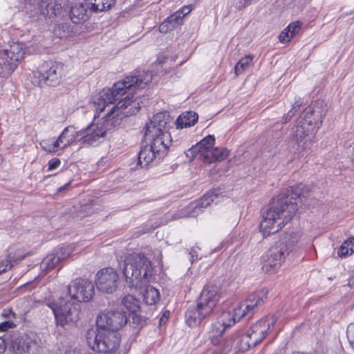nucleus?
Segmentation results:
<instances>
[{"label": "nucleus", "mask_w": 354, "mask_h": 354, "mask_svg": "<svg viewBox=\"0 0 354 354\" xmlns=\"http://www.w3.org/2000/svg\"><path fill=\"white\" fill-rule=\"evenodd\" d=\"M311 195L308 185L299 183L291 186L286 192L272 199L269 207L263 213L259 230L263 237L275 234L288 224L298 209V203H303V199Z\"/></svg>", "instance_id": "obj_1"}, {"label": "nucleus", "mask_w": 354, "mask_h": 354, "mask_svg": "<svg viewBox=\"0 0 354 354\" xmlns=\"http://www.w3.org/2000/svg\"><path fill=\"white\" fill-rule=\"evenodd\" d=\"M173 122L168 113H158L146 124L145 138L149 145L145 146L138 156L137 166L148 168L158 163L167 154L172 139L169 132Z\"/></svg>", "instance_id": "obj_2"}, {"label": "nucleus", "mask_w": 354, "mask_h": 354, "mask_svg": "<svg viewBox=\"0 0 354 354\" xmlns=\"http://www.w3.org/2000/svg\"><path fill=\"white\" fill-rule=\"evenodd\" d=\"M127 95L120 100L106 115L97 122H92L85 129L75 131L77 139L86 146L97 144L100 139L104 138L107 131H109L121 123L122 119L136 114L140 109V102L144 96L136 97Z\"/></svg>", "instance_id": "obj_3"}, {"label": "nucleus", "mask_w": 354, "mask_h": 354, "mask_svg": "<svg viewBox=\"0 0 354 354\" xmlns=\"http://www.w3.org/2000/svg\"><path fill=\"white\" fill-rule=\"evenodd\" d=\"M322 103L317 102V105L315 104L313 108L306 109L292 128L290 148L295 154L301 155L310 148L317 131L326 115V109L317 106H322Z\"/></svg>", "instance_id": "obj_4"}, {"label": "nucleus", "mask_w": 354, "mask_h": 354, "mask_svg": "<svg viewBox=\"0 0 354 354\" xmlns=\"http://www.w3.org/2000/svg\"><path fill=\"white\" fill-rule=\"evenodd\" d=\"M151 80L152 74L149 71L127 77L114 84L112 88H103L93 100V106L97 113H101L107 105L113 104L126 93L133 88H144Z\"/></svg>", "instance_id": "obj_5"}, {"label": "nucleus", "mask_w": 354, "mask_h": 354, "mask_svg": "<svg viewBox=\"0 0 354 354\" xmlns=\"http://www.w3.org/2000/svg\"><path fill=\"white\" fill-rule=\"evenodd\" d=\"M151 261L141 253L129 254L123 263L122 272L129 287L140 288L146 286L152 274Z\"/></svg>", "instance_id": "obj_6"}, {"label": "nucleus", "mask_w": 354, "mask_h": 354, "mask_svg": "<svg viewBox=\"0 0 354 354\" xmlns=\"http://www.w3.org/2000/svg\"><path fill=\"white\" fill-rule=\"evenodd\" d=\"M277 318L268 315L250 326L244 334L241 335L236 344L238 351L245 352L259 344L272 330Z\"/></svg>", "instance_id": "obj_7"}, {"label": "nucleus", "mask_w": 354, "mask_h": 354, "mask_svg": "<svg viewBox=\"0 0 354 354\" xmlns=\"http://www.w3.org/2000/svg\"><path fill=\"white\" fill-rule=\"evenodd\" d=\"M295 243V241L289 234L283 235L276 241L263 257V271L273 273L278 270L293 250Z\"/></svg>", "instance_id": "obj_8"}, {"label": "nucleus", "mask_w": 354, "mask_h": 354, "mask_svg": "<svg viewBox=\"0 0 354 354\" xmlns=\"http://www.w3.org/2000/svg\"><path fill=\"white\" fill-rule=\"evenodd\" d=\"M86 341L94 351L113 354L120 348L121 337L118 333L97 327L87 333Z\"/></svg>", "instance_id": "obj_9"}, {"label": "nucleus", "mask_w": 354, "mask_h": 354, "mask_svg": "<svg viewBox=\"0 0 354 354\" xmlns=\"http://www.w3.org/2000/svg\"><path fill=\"white\" fill-rule=\"evenodd\" d=\"M47 306L53 310L57 325L64 326L79 319L80 305L68 297H61L57 301H48Z\"/></svg>", "instance_id": "obj_10"}, {"label": "nucleus", "mask_w": 354, "mask_h": 354, "mask_svg": "<svg viewBox=\"0 0 354 354\" xmlns=\"http://www.w3.org/2000/svg\"><path fill=\"white\" fill-rule=\"evenodd\" d=\"M24 54L25 50L19 43H12L9 48L0 50V75L6 77L12 74Z\"/></svg>", "instance_id": "obj_11"}, {"label": "nucleus", "mask_w": 354, "mask_h": 354, "mask_svg": "<svg viewBox=\"0 0 354 354\" xmlns=\"http://www.w3.org/2000/svg\"><path fill=\"white\" fill-rule=\"evenodd\" d=\"M68 295L72 301L80 304L90 301L95 294L94 284L90 281L82 278L73 280L67 286Z\"/></svg>", "instance_id": "obj_12"}, {"label": "nucleus", "mask_w": 354, "mask_h": 354, "mask_svg": "<svg viewBox=\"0 0 354 354\" xmlns=\"http://www.w3.org/2000/svg\"><path fill=\"white\" fill-rule=\"evenodd\" d=\"M127 314L122 310H107L101 313L97 317V327L117 332L127 323Z\"/></svg>", "instance_id": "obj_13"}, {"label": "nucleus", "mask_w": 354, "mask_h": 354, "mask_svg": "<svg viewBox=\"0 0 354 354\" xmlns=\"http://www.w3.org/2000/svg\"><path fill=\"white\" fill-rule=\"evenodd\" d=\"M64 65L62 63L48 61L43 63L39 68V83L55 86L60 82L63 74Z\"/></svg>", "instance_id": "obj_14"}, {"label": "nucleus", "mask_w": 354, "mask_h": 354, "mask_svg": "<svg viewBox=\"0 0 354 354\" xmlns=\"http://www.w3.org/2000/svg\"><path fill=\"white\" fill-rule=\"evenodd\" d=\"M118 279V274L113 268H102L97 272L96 286L101 292L112 293L117 288Z\"/></svg>", "instance_id": "obj_15"}, {"label": "nucleus", "mask_w": 354, "mask_h": 354, "mask_svg": "<svg viewBox=\"0 0 354 354\" xmlns=\"http://www.w3.org/2000/svg\"><path fill=\"white\" fill-rule=\"evenodd\" d=\"M223 197V195L218 192V190L215 189L208 192L204 194L199 201L192 203L187 207V214L186 216L190 217H195L198 216L201 212H202L203 209L210 205L212 203H217Z\"/></svg>", "instance_id": "obj_16"}, {"label": "nucleus", "mask_w": 354, "mask_h": 354, "mask_svg": "<svg viewBox=\"0 0 354 354\" xmlns=\"http://www.w3.org/2000/svg\"><path fill=\"white\" fill-rule=\"evenodd\" d=\"M221 297L219 286L216 285H207L204 287L198 302L201 306L209 310L212 313Z\"/></svg>", "instance_id": "obj_17"}, {"label": "nucleus", "mask_w": 354, "mask_h": 354, "mask_svg": "<svg viewBox=\"0 0 354 354\" xmlns=\"http://www.w3.org/2000/svg\"><path fill=\"white\" fill-rule=\"evenodd\" d=\"M36 346L37 342L26 334L13 336L10 341V348L15 354L28 353Z\"/></svg>", "instance_id": "obj_18"}, {"label": "nucleus", "mask_w": 354, "mask_h": 354, "mask_svg": "<svg viewBox=\"0 0 354 354\" xmlns=\"http://www.w3.org/2000/svg\"><path fill=\"white\" fill-rule=\"evenodd\" d=\"M39 14L50 19L59 16L65 11L59 1L41 0L38 8Z\"/></svg>", "instance_id": "obj_19"}, {"label": "nucleus", "mask_w": 354, "mask_h": 354, "mask_svg": "<svg viewBox=\"0 0 354 354\" xmlns=\"http://www.w3.org/2000/svg\"><path fill=\"white\" fill-rule=\"evenodd\" d=\"M211 313L209 310L203 306H201L200 304L198 302L196 306H190L186 311V322L191 327L197 326Z\"/></svg>", "instance_id": "obj_20"}, {"label": "nucleus", "mask_w": 354, "mask_h": 354, "mask_svg": "<svg viewBox=\"0 0 354 354\" xmlns=\"http://www.w3.org/2000/svg\"><path fill=\"white\" fill-rule=\"evenodd\" d=\"M266 297V294L262 292L248 295L247 299L243 302L245 310L249 312L250 316L252 315L255 310L263 304Z\"/></svg>", "instance_id": "obj_21"}, {"label": "nucleus", "mask_w": 354, "mask_h": 354, "mask_svg": "<svg viewBox=\"0 0 354 354\" xmlns=\"http://www.w3.org/2000/svg\"><path fill=\"white\" fill-rule=\"evenodd\" d=\"M229 151L224 147H216L211 151H207L201 154L200 159L205 163L222 160L227 157Z\"/></svg>", "instance_id": "obj_22"}, {"label": "nucleus", "mask_w": 354, "mask_h": 354, "mask_svg": "<svg viewBox=\"0 0 354 354\" xmlns=\"http://www.w3.org/2000/svg\"><path fill=\"white\" fill-rule=\"evenodd\" d=\"M185 15V14H183L180 10L170 15L160 25V31L167 32L175 29L183 24V19Z\"/></svg>", "instance_id": "obj_23"}, {"label": "nucleus", "mask_w": 354, "mask_h": 354, "mask_svg": "<svg viewBox=\"0 0 354 354\" xmlns=\"http://www.w3.org/2000/svg\"><path fill=\"white\" fill-rule=\"evenodd\" d=\"M215 139L214 136L209 135L205 137L195 146L189 149V151L194 156L201 154L207 151H211L214 145Z\"/></svg>", "instance_id": "obj_24"}, {"label": "nucleus", "mask_w": 354, "mask_h": 354, "mask_svg": "<svg viewBox=\"0 0 354 354\" xmlns=\"http://www.w3.org/2000/svg\"><path fill=\"white\" fill-rule=\"evenodd\" d=\"M59 142V149H64L69 146L73 142L77 140L75 128L73 127H66L55 142Z\"/></svg>", "instance_id": "obj_25"}, {"label": "nucleus", "mask_w": 354, "mask_h": 354, "mask_svg": "<svg viewBox=\"0 0 354 354\" xmlns=\"http://www.w3.org/2000/svg\"><path fill=\"white\" fill-rule=\"evenodd\" d=\"M70 18L76 24L84 22L88 18L87 10L82 3L75 4L71 9Z\"/></svg>", "instance_id": "obj_26"}, {"label": "nucleus", "mask_w": 354, "mask_h": 354, "mask_svg": "<svg viewBox=\"0 0 354 354\" xmlns=\"http://www.w3.org/2000/svg\"><path fill=\"white\" fill-rule=\"evenodd\" d=\"M198 115L196 112L187 111L182 113L176 120L177 128L183 129L194 126L198 121Z\"/></svg>", "instance_id": "obj_27"}, {"label": "nucleus", "mask_w": 354, "mask_h": 354, "mask_svg": "<svg viewBox=\"0 0 354 354\" xmlns=\"http://www.w3.org/2000/svg\"><path fill=\"white\" fill-rule=\"evenodd\" d=\"M90 9L93 12H102L110 9L115 3V0H86Z\"/></svg>", "instance_id": "obj_28"}, {"label": "nucleus", "mask_w": 354, "mask_h": 354, "mask_svg": "<svg viewBox=\"0 0 354 354\" xmlns=\"http://www.w3.org/2000/svg\"><path fill=\"white\" fill-rule=\"evenodd\" d=\"M241 337V334L239 332H235L232 334L229 337L225 339L222 344L221 346V354L227 353L231 351L233 346L235 344V348L238 351L236 348V344L240 340Z\"/></svg>", "instance_id": "obj_29"}, {"label": "nucleus", "mask_w": 354, "mask_h": 354, "mask_svg": "<svg viewBox=\"0 0 354 354\" xmlns=\"http://www.w3.org/2000/svg\"><path fill=\"white\" fill-rule=\"evenodd\" d=\"M225 328L220 324L214 323L211 326L209 332V337L213 345H218L221 343V338L225 331Z\"/></svg>", "instance_id": "obj_30"}, {"label": "nucleus", "mask_w": 354, "mask_h": 354, "mask_svg": "<svg viewBox=\"0 0 354 354\" xmlns=\"http://www.w3.org/2000/svg\"><path fill=\"white\" fill-rule=\"evenodd\" d=\"M354 252V237H350L344 241L337 250V255L341 258H346Z\"/></svg>", "instance_id": "obj_31"}, {"label": "nucleus", "mask_w": 354, "mask_h": 354, "mask_svg": "<svg viewBox=\"0 0 354 354\" xmlns=\"http://www.w3.org/2000/svg\"><path fill=\"white\" fill-rule=\"evenodd\" d=\"M160 299V294L157 289L152 286H148L144 294L143 301L147 305H153Z\"/></svg>", "instance_id": "obj_32"}, {"label": "nucleus", "mask_w": 354, "mask_h": 354, "mask_svg": "<svg viewBox=\"0 0 354 354\" xmlns=\"http://www.w3.org/2000/svg\"><path fill=\"white\" fill-rule=\"evenodd\" d=\"M236 322L234 317L232 313L229 311H223L218 317L216 323L220 324L225 329L233 326Z\"/></svg>", "instance_id": "obj_33"}, {"label": "nucleus", "mask_w": 354, "mask_h": 354, "mask_svg": "<svg viewBox=\"0 0 354 354\" xmlns=\"http://www.w3.org/2000/svg\"><path fill=\"white\" fill-rule=\"evenodd\" d=\"M122 305L131 313H136L140 308L139 301L133 296L128 295L123 297Z\"/></svg>", "instance_id": "obj_34"}, {"label": "nucleus", "mask_w": 354, "mask_h": 354, "mask_svg": "<svg viewBox=\"0 0 354 354\" xmlns=\"http://www.w3.org/2000/svg\"><path fill=\"white\" fill-rule=\"evenodd\" d=\"M252 59L253 55H248L240 59L234 67V73L236 75H239L244 73L250 66Z\"/></svg>", "instance_id": "obj_35"}, {"label": "nucleus", "mask_w": 354, "mask_h": 354, "mask_svg": "<svg viewBox=\"0 0 354 354\" xmlns=\"http://www.w3.org/2000/svg\"><path fill=\"white\" fill-rule=\"evenodd\" d=\"M61 261L55 253L46 256L41 263V267L46 270L53 269Z\"/></svg>", "instance_id": "obj_36"}, {"label": "nucleus", "mask_w": 354, "mask_h": 354, "mask_svg": "<svg viewBox=\"0 0 354 354\" xmlns=\"http://www.w3.org/2000/svg\"><path fill=\"white\" fill-rule=\"evenodd\" d=\"M59 140L58 142H55L54 140L50 138L43 140L40 142V145L41 148L49 153H55L59 149Z\"/></svg>", "instance_id": "obj_37"}, {"label": "nucleus", "mask_w": 354, "mask_h": 354, "mask_svg": "<svg viewBox=\"0 0 354 354\" xmlns=\"http://www.w3.org/2000/svg\"><path fill=\"white\" fill-rule=\"evenodd\" d=\"M73 250L74 246L73 245H68L60 248L59 250L55 253V255L58 257L59 261H62L69 257Z\"/></svg>", "instance_id": "obj_38"}, {"label": "nucleus", "mask_w": 354, "mask_h": 354, "mask_svg": "<svg viewBox=\"0 0 354 354\" xmlns=\"http://www.w3.org/2000/svg\"><path fill=\"white\" fill-rule=\"evenodd\" d=\"M232 315L235 318V321L237 322L239 321L241 318L244 317L245 316L248 315H250V313L248 311L245 310L243 303H241V304H239V306L234 308Z\"/></svg>", "instance_id": "obj_39"}, {"label": "nucleus", "mask_w": 354, "mask_h": 354, "mask_svg": "<svg viewBox=\"0 0 354 354\" xmlns=\"http://www.w3.org/2000/svg\"><path fill=\"white\" fill-rule=\"evenodd\" d=\"M132 323L135 325L136 328L140 329L142 328L147 322V319L140 314L136 313H131Z\"/></svg>", "instance_id": "obj_40"}, {"label": "nucleus", "mask_w": 354, "mask_h": 354, "mask_svg": "<svg viewBox=\"0 0 354 354\" xmlns=\"http://www.w3.org/2000/svg\"><path fill=\"white\" fill-rule=\"evenodd\" d=\"M301 27V24L299 21H295L287 27V30L294 37L297 33L299 32Z\"/></svg>", "instance_id": "obj_41"}, {"label": "nucleus", "mask_w": 354, "mask_h": 354, "mask_svg": "<svg viewBox=\"0 0 354 354\" xmlns=\"http://www.w3.org/2000/svg\"><path fill=\"white\" fill-rule=\"evenodd\" d=\"M346 337L351 346L354 348V323H351L348 326Z\"/></svg>", "instance_id": "obj_42"}, {"label": "nucleus", "mask_w": 354, "mask_h": 354, "mask_svg": "<svg viewBox=\"0 0 354 354\" xmlns=\"http://www.w3.org/2000/svg\"><path fill=\"white\" fill-rule=\"evenodd\" d=\"M12 268V264L9 258H6L0 261V274L10 270Z\"/></svg>", "instance_id": "obj_43"}, {"label": "nucleus", "mask_w": 354, "mask_h": 354, "mask_svg": "<svg viewBox=\"0 0 354 354\" xmlns=\"http://www.w3.org/2000/svg\"><path fill=\"white\" fill-rule=\"evenodd\" d=\"M253 2V0H234V6L239 10H241Z\"/></svg>", "instance_id": "obj_44"}, {"label": "nucleus", "mask_w": 354, "mask_h": 354, "mask_svg": "<svg viewBox=\"0 0 354 354\" xmlns=\"http://www.w3.org/2000/svg\"><path fill=\"white\" fill-rule=\"evenodd\" d=\"M292 37L290 32L287 30V27L279 34V39L282 43L288 42Z\"/></svg>", "instance_id": "obj_45"}, {"label": "nucleus", "mask_w": 354, "mask_h": 354, "mask_svg": "<svg viewBox=\"0 0 354 354\" xmlns=\"http://www.w3.org/2000/svg\"><path fill=\"white\" fill-rule=\"evenodd\" d=\"M61 164V161L58 158H53L48 162V170H54L57 169Z\"/></svg>", "instance_id": "obj_46"}, {"label": "nucleus", "mask_w": 354, "mask_h": 354, "mask_svg": "<svg viewBox=\"0 0 354 354\" xmlns=\"http://www.w3.org/2000/svg\"><path fill=\"white\" fill-rule=\"evenodd\" d=\"M15 326V324L9 321L3 322L0 324V331L3 332L7 330L8 328H11Z\"/></svg>", "instance_id": "obj_47"}, {"label": "nucleus", "mask_w": 354, "mask_h": 354, "mask_svg": "<svg viewBox=\"0 0 354 354\" xmlns=\"http://www.w3.org/2000/svg\"><path fill=\"white\" fill-rule=\"evenodd\" d=\"M301 106V102H300V98L299 97L298 99L295 98V103L292 104V107L291 109V110H292V113H295L300 109Z\"/></svg>", "instance_id": "obj_48"}, {"label": "nucleus", "mask_w": 354, "mask_h": 354, "mask_svg": "<svg viewBox=\"0 0 354 354\" xmlns=\"http://www.w3.org/2000/svg\"><path fill=\"white\" fill-rule=\"evenodd\" d=\"M292 110H290L287 114H286L283 117V123H287L288 122L291 118L295 115V113H292Z\"/></svg>", "instance_id": "obj_49"}, {"label": "nucleus", "mask_w": 354, "mask_h": 354, "mask_svg": "<svg viewBox=\"0 0 354 354\" xmlns=\"http://www.w3.org/2000/svg\"><path fill=\"white\" fill-rule=\"evenodd\" d=\"M189 255L192 263H193L195 261L198 259L197 252L195 250L192 249L189 252Z\"/></svg>", "instance_id": "obj_50"}, {"label": "nucleus", "mask_w": 354, "mask_h": 354, "mask_svg": "<svg viewBox=\"0 0 354 354\" xmlns=\"http://www.w3.org/2000/svg\"><path fill=\"white\" fill-rule=\"evenodd\" d=\"M6 350L4 341L0 339V354H3Z\"/></svg>", "instance_id": "obj_51"}, {"label": "nucleus", "mask_w": 354, "mask_h": 354, "mask_svg": "<svg viewBox=\"0 0 354 354\" xmlns=\"http://www.w3.org/2000/svg\"><path fill=\"white\" fill-rule=\"evenodd\" d=\"M203 354H221L219 351L214 350V349H209L204 352Z\"/></svg>", "instance_id": "obj_52"}, {"label": "nucleus", "mask_w": 354, "mask_h": 354, "mask_svg": "<svg viewBox=\"0 0 354 354\" xmlns=\"http://www.w3.org/2000/svg\"><path fill=\"white\" fill-rule=\"evenodd\" d=\"M70 185H71V182H68V183H66L64 186L59 187L58 189L57 192H61L62 190L68 189Z\"/></svg>", "instance_id": "obj_53"}, {"label": "nucleus", "mask_w": 354, "mask_h": 354, "mask_svg": "<svg viewBox=\"0 0 354 354\" xmlns=\"http://www.w3.org/2000/svg\"><path fill=\"white\" fill-rule=\"evenodd\" d=\"M169 313L168 311H165L162 317L167 319L169 317Z\"/></svg>", "instance_id": "obj_54"}, {"label": "nucleus", "mask_w": 354, "mask_h": 354, "mask_svg": "<svg viewBox=\"0 0 354 354\" xmlns=\"http://www.w3.org/2000/svg\"><path fill=\"white\" fill-rule=\"evenodd\" d=\"M59 37H68V35H67V34H66V33H64V32L63 34H61V33H60V34H59Z\"/></svg>", "instance_id": "obj_55"}, {"label": "nucleus", "mask_w": 354, "mask_h": 354, "mask_svg": "<svg viewBox=\"0 0 354 354\" xmlns=\"http://www.w3.org/2000/svg\"><path fill=\"white\" fill-rule=\"evenodd\" d=\"M164 320H165V318H164L163 317H162L160 319V322L161 323V322H164Z\"/></svg>", "instance_id": "obj_56"}, {"label": "nucleus", "mask_w": 354, "mask_h": 354, "mask_svg": "<svg viewBox=\"0 0 354 354\" xmlns=\"http://www.w3.org/2000/svg\"><path fill=\"white\" fill-rule=\"evenodd\" d=\"M158 225H156L152 227L151 230H154L155 228L158 227Z\"/></svg>", "instance_id": "obj_57"}, {"label": "nucleus", "mask_w": 354, "mask_h": 354, "mask_svg": "<svg viewBox=\"0 0 354 354\" xmlns=\"http://www.w3.org/2000/svg\"><path fill=\"white\" fill-rule=\"evenodd\" d=\"M66 26H66V25H65V24H62V28H64V27H66Z\"/></svg>", "instance_id": "obj_58"}, {"label": "nucleus", "mask_w": 354, "mask_h": 354, "mask_svg": "<svg viewBox=\"0 0 354 354\" xmlns=\"http://www.w3.org/2000/svg\"><path fill=\"white\" fill-rule=\"evenodd\" d=\"M151 230H147L145 232H149Z\"/></svg>", "instance_id": "obj_59"}, {"label": "nucleus", "mask_w": 354, "mask_h": 354, "mask_svg": "<svg viewBox=\"0 0 354 354\" xmlns=\"http://www.w3.org/2000/svg\"><path fill=\"white\" fill-rule=\"evenodd\" d=\"M253 1H254V2H257V1H258L259 0H253Z\"/></svg>", "instance_id": "obj_60"}]
</instances>
